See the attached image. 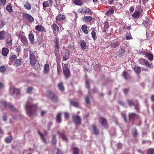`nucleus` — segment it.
Listing matches in <instances>:
<instances>
[{
  "label": "nucleus",
  "mask_w": 154,
  "mask_h": 154,
  "mask_svg": "<svg viewBox=\"0 0 154 154\" xmlns=\"http://www.w3.org/2000/svg\"><path fill=\"white\" fill-rule=\"evenodd\" d=\"M10 61L16 66H18L22 64V60L21 58L17 59V57L14 54L11 55L9 57Z\"/></svg>",
  "instance_id": "obj_1"
},
{
  "label": "nucleus",
  "mask_w": 154,
  "mask_h": 154,
  "mask_svg": "<svg viewBox=\"0 0 154 154\" xmlns=\"http://www.w3.org/2000/svg\"><path fill=\"white\" fill-rule=\"evenodd\" d=\"M27 115L31 118H33L37 115L36 109L34 106H25Z\"/></svg>",
  "instance_id": "obj_2"
},
{
  "label": "nucleus",
  "mask_w": 154,
  "mask_h": 154,
  "mask_svg": "<svg viewBox=\"0 0 154 154\" xmlns=\"http://www.w3.org/2000/svg\"><path fill=\"white\" fill-rule=\"evenodd\" d=\"M47 93V97L49 99L51 100L52 102H56L57 101V97L54 93L49 91H48Z\"/></svg>",
  "instance_id": "obj_3"
},
{
  "label": "nucleus",
  "mask_w": 154,
  "mask_h": 154,
  "mask_svg": "<svg viewBox=\"0 0 154 154\" xmlns=\"http://www.w3.org/2000/svg\"><path fill=\"white\" fill-rule=\"evenodd\" d=\"M63 72L66 79H68L70 76L71 73L67 64H64L63 67Z\"/></svg>",
  "instance_id": "obj_4"
},
{
  "label": "nucleus",
  "mask_w": 154,
  "mask_h": 154,
  "mask_svg": "<svg viewBox=\"0 0 154 154\" xmlns=\"http://www.w3.org/2000/svg\"><path fill=\"white\" fill-rule=\"evenodd\" d=\"M29 53L30 62L32 66H34L36 64V59L33 51H29Z\"/></svg>",
  "instance_id": "obj_5"
},
{
  "label": "nucleus",
  "mask_w": 154,
  "mask_h": 154,
  "mask_svg": "<svg viewBox=\"0 0 154 154\" xmlns=\"http://www.w3.org/2000/svg\"><path fill=\"white\" fill-rule=\"evenodd\" d=\"M72 120L75 124L79 125L81 124L82 119L79 116L75 115L73 116L72 117Z\"/></svg>",
  "instance_id": "obj_6"
},
{
  "label": "nucleus",
  "mask_w": 154,
  "mask_h": 154,
  "mask_svg": "<svg viewBox=\"0 0 154 154\" xmlns=\"http://www.w3.org/2000/svg\"><path fill=\"white\" fill-rule=\"evenodd\" d=\"M53 1V0H47L44 2L42 3L43 9L48 7H51L52 6Z\"/></svg>",
  "instance_id": "obj_7"
},
{
  "label": "nucleus",
  "mask_w": 154,
  "mask_h": 154,
  "mask_svg": "<svg viewBox=\"0 0 154 154\" xmlns=\"http://www.w3.org/2000/svg\"><path fill=\"white\" fill-rule=\"evenodd\" d=\"M51 28L52 29L54 35L55 36H57V34L55 32H59L60 31L59 27L55 23H53L51 26Z\"/></svg>",
  "instance_id": "obj_8"
},
{
  "label": "nucleus",
  "mask_w": 154,
  "mask_h": 154,
  "mask_svg": "<svg viewBox=\"0 0 154 154\" xmlns=\"http://www.w3.org/2000/svg\"><path fill=\"white\" fill-rule=\"evenodd\" d=\"M80 12L81 13H88L90 15H92L93 13V11L89 8L86 7H85L81 9Z\"/></svg>",
  "instance_id": "obj_9"
},
{
  "label": "nucleus",
  "mask_w": 154,
  "mask_h": 154,
  "mask_svg": "<svg viewBox=\"0 0 154 154\" xmlns=\"http://www.w3.org/2000/svg\"><path fill=\"white\" fill-rule=\"evenodd\" d=\"M55 19L56 23L58 24V21L64 20L66 19V18L64 15L60 14L56 17Z\"/></svg>",
  "instance_id": "obj_10"
},
{
  "label": "nucleus",
  "mask_w": 154,
  "mask_h": 154,
  "mask_svg": "<svg viewBox=\"0 0 154 154\" xmlns=\"http://www.w3.org/2000/svg\"><path fill=\"white\" fill-rule=\"evenodd\" d=\"M23 17L25 19H27L31 22H32L34 21V18L32 16L27 13H23Z\"/></svg>",
  "instance_id": "obj_11"
},
{
  "label": "nucleus",
  "mask_w": 154,
  "mask_h": 154,
  "mask_svg": "<svg viewBox=\"0 0 154 154\" xmlns=\"http://www.w3.org/2000/svg\"><path fill=\"white\" fill-rule=\"evenodd\" d=\"M128 117L129 120H134L138 119L139 116L134 113H131L129 114Z\"/></svg>",
  "instance_id": "obj_12"
},
{
  "label": "nucleus",
  "mask_w": 154,
  "mask_h": 154,
  "mask_svg": "<svg viewBox=\"0 0 154 154\" xmlns=\"http://www.w3.org/2000/svg\"><path fill=\"white\" fill-rule=\"evenodd\" d=\"M91 127L94 132V134L95 135H99L100 134V131L96 126L95 125L93 124L92 125Z\"/></svg>",
  "instance_id": "obj_13"
},
{
  "label": "nucleus",
  "mask_w": 154,
  "mask_h": 154,
  "mask_svg": "<svg viewBox=\"0 0 154 154\" xmlns=\"http://www.w3.org/2000/svg\"><path fill=\"white\" fill-rule=\"evenodd\" d=\"M35 29L38 32H42L45 31V29L44 26L41 25L36 26L35 27Z\"/></svg>",
  "instance_id": "obj_14"
},
{
  "label": "nucleus",
  "mask_w": 154,
  "mask_h": 154,
  "mask_svg": "<svg viewBox=\"0 0 154 154\" xmlns=\"http://www.w3.org/2000/svg\"><path fill=\"white\" fill-rule=\"evenodd\" d=\"M127 102L130 106H138V104L137 100L133 101L131 100H127Z\"/></svg>",
  "instance_id": "obj_15"
},
{
  "label": "nucleus",
  "mask_w": 154,
  "mask_h": 154,
  "mask_svg": "<svg viewBox=\"0 0 154 154\" xmlns=\"http://www.w3.org/2000/svg\"><path fill=\"white\" fill-rule=\"evenodd\" d=\"M0 105L3 106H12L11 104L5 101V100H0Z\"/></svg>",
  "instance_id": "obj_16"
},
{
  "label": "nucleus",
  "mask_w": 154,
  "mask_h": 154,
  "mask_svg": "<svg viewBox=\"0 0 154 154\" xmlns=\"http://www.w3.org/2000/svg\"><path fill=\"white\" fill-rule=\"evenodd\" d=\"M79 43L82 49L85 50L86 48L87 45L86 42L84 40H80Z\"/></svg>",
  "instance_id": "obj_17"
},
{
  "label": "nucleus",
  "mask_w": 154,
  "mask_h": 154,
  "mask_svg": "<svg viewBox=\"0 0 154 154\" xmlns=\"http://www.w3.org/2000/svg\"><path fill=\"white\" fill-rule=\"evenodd\" d=\"M24 34V33L23 32L21 31L19 34V37L21 38V40L26 42L27 41V39Z\"/></svg>",
  "instance_id": "obj_18"
},
{
  "label": "nucleus",
  "mask_w": 154,
  "mask_h": 154,
  "mask_svg": "<svg viewBox=\"0 0 154 154\" xmlns=\"http://www.w3.org/2000/svg\"><path fill=\"white\" fill-rule=\"evenodd\" d=\"M29 39L30 42V43L32 44H33L35 43L34 36L33 34L32 33H30L29 34Z\"/></svg>",
  "instance_id": "obj_19"
},
{
  "label": "nucleus",
  "mask_w": 154,
  "mask_h": 154,
  "mask_svg": "<svg viewBox=\"0 0 154 154\" xmlns=\"http://www.w3.org/2000/svg\"><path fill=\"white\" fill-rule=\"evenodd\" d=\"M2 54L3 56L4 57L7 56L8 54L9 53V49L6 48H3L2 49Z\"/></svg>",
  "instance_id": "obj_20"
},
{
  "label": "nucleus",
  "mask_w": 154,
  "mask_h": 154,
  "mask_svg": "<svg viewBox=\"0 0 154 154\" xmlns=\"http://www.w3.org/2000/svg\"><path fill=\"white\" fill-rule=\"evenodd\" d=\"M141 15V13L139 11H135L132 14V16L135 19L139 18Z\"/></svg>",
  "instance_id": "obj_21"
},
{
  "label": "nucleus",
  "mask_w": 154,
  "mask_h": 154,
  "mask_svg": "<svg viewBox=\"0 0 154 154\" xmlns=\"http://www.w3.org/2000/svg\"><path fill=\"white\" fill-rule=\"evenodd\" d=\"M99 122L103 126H105L107 124V120L106 119L103 117H101L99 119Z\"/></svg>",
  "instance_id": "obj_22"
},
{
  "label": "nucleus",
  "mask_w": 154,
  "mask_h": 154,
  "mask_svg": "<svg viewBox=\"0 0 154 154\" xmlns=\"http://www.w3.org/2000/svg\"><path fill=\"white\" fill-rule=\"evenodd\" d=\"M132 134L134 138H136L137 137L138 133L137 129L136 128H134L132 130Z\"/></svg>",
  "instance_id": "obj_23"
},
{
  "label": "nucleus",
  "mask_w": 154,
  "mask_h": 154,
  "mask_svg": "<svg viewBox=\"0 0 154 154\" xmlns=\"http://www.w3.org/2000/svg\"><path fill=\"white\" fill-rule=\"evenodd\" d=\"M11 37V36L10 35L9 37L8 38L6 42V44L10 46H11L13 44L12 40Z\"/></svg>",
  "instance_id": "obj_24"
},
{
  "label": "nucleus",
  "mask_w": 154,
  "mask_h": 154,
  "mask_svg": "<svg viewBox=\"0 0 154 154\" xmlns=\"http://www.w3.org/2000/svg\"><path fill=\"white\" fill-rule=\"evenodd\" d=\"M38 133L40 135L41 139L42 140V141L45 143L47 144V141L45 135L40 133L39 131H38Z\"/></svg>",
  "instance_id": "obj_25"
},
{
  "label": "nucleus",
  "mask_w": 154,
  "mask_h": 154,
  "mask_svg": "<svg viewBox=\"0 0 154 154\" xmlns=\"http://www.w3.org/2000/svg\"><path fill=\"white\" fill-rule=\"evenodd\" d=\"M83 19L86 22H90L92 20L93 18L90 16H85L83 18Z\"/></svg>",
  "instance_id": "obj_26"
},
{
  "label": "nucleus",
  "mask_w": 154,
  "mask_h": 154,
  "mask_svg": "<svg viewBox=\"0 0 154 154\" xmlns=\"http://www.w3.org/2000/svg\"><path fill=\"white\" fill-rule=\"evenodd\" d=\"M58 87L59 90L61 91H63L65 90V88L63 86V84L61 82L58 84Z\"/></svg>",
  "instance_id": "obj_27"
},
{
  "label": "nucleus",
  "mask_w": 154,
  "mask_h": 154,
  "mask_svg": "<svg viewBox=\"0 0 154 154\" xmlns=\"http://www.w3.org/2000/svg\"><path fill=\"white\" fill-rule=\"evenodd\" d=\"M82 29L83 31V32L86 34H88V29L87 26L85 25H83L82 27Z\"/></svg>",
  "instance_id": "obj_28"
},
{
  "label": "nucleus",
  "mask_w": 154,
  "mask_h": 154,
  "mask_svg": "<svg viewBox=\"0 0 154 154\" xmlns=\"http://www.w3.org/2000/svg\"><path fill=\"white\" fill-rule=\"evenodd\" d=\"M57 142V140L56 135L55 134H53L52 135V140L51 141V143L53 145L56 144Z\"/></svg>",
  "instance_id": "obj_29"
},
{
  "label": "nucleus",
  "mask_w": 154,
  "mask_h": 154,
  "mask_svg": "<svg viewBox=\"0 0 154 154\" xmlns=\"http://www.w3.org/2000/svg\"><path fill=\"white\" fill-rule=\"evenodd\" d=\"M146 55L148 57V59L150 61H152L153 59V55L152 54L149 52H147Z\"/></svg>",
  "instance_id": "obj_30"
},
{
  "label": "nucleus",
  "mask_w": 154,
  "mask_h": 154,
  "mask_svg": "<svg viewBox=\"0 0 154 154\" xmlns=\"http://www.w3.org/2000/svg\"><path fill=\"white\" fill-rule=\"evenodd\" d=\"M134 71L137 74L140 73L141 71V69L140 67L137 66H135L134 68Z\"/></svg>",
  "instance_id": "obj_31"
},
{
  "label": "nucleus",
  "mask_w": 154,
  "mask_h": 154,
  "mask_svg": "<svg viewBox=\"0 0 154 154\" xmlns=\"http://www.w3.org/2000/svg\"><path fill=\"white\" fill-rule=\"evenodd\" d=\"M49 69V66L48 64H46L44 65V72L45 74H47Z\"/></svg>",
  "instance_id": "obj_32"
},
{
  "label": "nucleus",
  "mask_w": 154,
  "mask_h": 154,
  "mask_svg": "<svg viewBox=\"0 0 154 154\" xmlns=\"http://www.w3.org/2000/svg\"><path fill=\"white\" fill-rule=\"evenodd\" d=\"M56 121L58 123H60L61 122L62 119L61 113H58L57 114L56 117Z\"/></svg>",
  "instance_id": "obj_33"
},
{
  "label": "nucleus",
  "mask_w": 154,
  "mask_h": 154,
  "mask_svg": "<svg viewBox=\"0 0 154 154\" xmlns=\"http://www.w3.org/2000/svg\"><path fill=\"white\" fill-rule=\"evenodd\" d=\"M13 140L12 137L10 136L6 137L5 139V141L6 143H11Z\"/></svg>",
  "instance_id": "obj_34"
},
{
  "label": "nucleus",
  "mask_w": 154,
  "mask_h": 154,
  "mask_svg": "<svg viewBox=\"0 0 154 154\" xmlns=\"http://www.w3.org/2000/svg\"><path fill=\"white\" fill-rule=\"evenodd\" d=\"M24 7L26 9L28 10H30L32 8L31 5L28 2L25 3L24 5Z\"/></svg>",
  "instance_id": "obj_35"
},
{
  "label": "nucleus",
  "mask_w": 154,
  "mask_h": 154,
  "mask_svg": "<svg viewBox=\"0 0 154 154\" xmlns=\"http://www.w3.org/2000/svg\"><path fill=\"white\" fill-rule=\"evenodd\" d=\"M125 52L126 51L125 49L121 48L119 51L118 54L120 56L122 57L124 55Z\"/></svg>",
  "instance_id": "obj_36"
},
{
  "label": "nucleus",
  "mask_w": 154,
  "mask_h": 154,
  "mask_svg": "<svg viewBox=\"0 0 154 154\" xmlns=\"http://www.w3.org/2000/svg\"><path fill=\"white\" fill-rule=\"evenodd\" d=\"M73 154H80L79 149L76 147H74L72 149Z\"/></svg>",
  "instance_id": "obj_37"
},
{
  "label": "nucleus",
  "mask_w": 154,
  "mask_h": 154,
  "mask_svg": "<svg viewBox=\"0 0 154 154\" xmlns=\"http://www.w3.org/2000/svg\"><path fill=\"white\" fill-rule=\"evenodd\" d=\"M5 32L3 30L0 32V40H4L5 38Z\"/></svg>",
  "instance_id": "obj_38"
},
{
  "label": "nucleus",
  "mask_w": 154,
  "mask_h": 154,
  "mask_svg": "<svg viewBox=\"0 0 154 154\" xmlns=\"http://www.w3.org/2000/svg\"><path fill=\"white\" fill-rule=\"evenodd\" d=\"M109 27V23L107 22H105L104 23V26L103 30V32H106V31L108 30V29Z\"/></svg>",
  "instance_id": "obj_39"
},
{
  "label": "nucleus",
  "mask_w": 154,
  "mask_h": 154,
  "mask_svg": "<svg viewBox=\"0 0 154 154\" xmlns=\"http://www.w3.org/2000/svg\"><path fill=\"white\" fill-rule=\"evenodd\" d=\"M70 104L73 106H78L79 103L77 101H75L72 100H70Z\"/></svg>",
  "instance_id": "obj_40"
},
{
  "label": "nucleus",
  "mask_w": 154,
  "mask_h": 154,
  "mask_svg": "<svg viewBox=\"0 0 154 154\" xmlns=\"http://www.w3.org/2000/svg\"><path fill=\"white\" fill-rule=\"evenodd\" d=\"M92 37L94 41H95L97 39L96 33L95 31H92L91 32Z\"/></svg>",
  "instance_id": "obj_41"
},
{
  "label": "nucleus",
  "mask_w": 154,
  "mask_h": 154,
  "mask_svg": "<svg viewBox=\"0 0 154 154\" xmlns=\"http://www.w3.org/2000/svg\"><path fill=\"white\" fill-rule=\"evenodd\" d=\"M73 3L75 5H82V2L81 0H74Z\"/></svg>",
  "instance_id": "obj_42"
},
{
  "label": "nucleus",
  "mask_w": 154,
  "mask_h": 154,
  "mask_svg": "<svg viewBox=\"0 0 154 154\" xmlns=\"http://www.w3.org/2000/svg\"><path fill=\"white\" fill-rule=\"evenodd\" d=\"M69 53L67 52H66L65 54V55L63 57V60L64 61H66L67 59H69Z\"/></svg>",
  "instance_id": "obj_43"
},
{
  "label": "nucleus",
  "mask_w": 154,
  "mask_h": 154,
  "mask_svg": "<svg viewBox=\"0 0 154 154\" xmlns=\"http://www.w3.org/2000/svg\"><path fill=\"white\" fill-rule=\"evenodd\" d=\"M59 134L60 136L61 137L63 140L67 141V138L65 134L61 133H60Z\"/></svg>",
  "instance_id": "obj_44"
},
{
  "label": "nucleus",
  "mask_w": 154,
  "mask_h": 154,
  "mask_svg": "<svg viewBox=\"0 0 154 154\" xmlns=\"http://www.w3.org/2000/svg\"><path fill=\"white\" fill-rule=\"evenodd\" d=\"M126 39L127 40H130L133 39L130 32L127 34L126 35Z\"/></svg>",
  "instance_id": "obj_45"
},
{
  "label": "nucleus",
  "mask_w": 154,
  "mask_h": 154,
  "mask_svg": "<svg viewBox=\"0 0 154 154\" xmlns=\"http://www.w3.org/2000/svg\"><path fill=\"white\" fill-rule=\"evenodd\" d=\"M119 45V44L118 42L117 43H111L110 44V45L111 47L113 48H116L117 46Z\"/></svg>",
  "instance_id": "obj_46"
},
{
  "label": "nucleus",
  "mask_w": 154,
  "mask_h": 154,
  "mask_svg": "<svg viewBox=\"0 0 154 154\" xmlns=\"http://www.w3.org/2000/svg\"><path fill=\"white\" fill-rule=\"evenodd\" d=\"M147 154H154V149H149L147 152Z\"/></svg>",
  "instance_id": "obj_47"
},
{
  "label": "nucleus",
  "mask_w": 154,
  "mask_h": 154,
  "mask_svg": "<svg viewBox=\"0 0 154 154\" xmlns=\"http://www.w3.org/2000/svg\"><path fill=\"white\" fill-rule=\"evenodd\" d=\"M15 88L14 87H11L10 88L9 91V93L11 95L14 94V90Z\"/></svg>",
  "instance_id": "obj_48"
},
{
  "label": "nucleus",
  "mask_w": 154,
  "mask_h": 154,
  "mask_svg": "<svg viewBox=\"0 0 154 154\" xmlns=\"http://www.w3.org/2000/svg\"><path fill=\"white\" fill-rule=\"evenodd\" d=\"M6 9L9 12H11L12 11V8L10 5H8L6 8Z\"/></svg>",
  "instance_id": "obj_49"
},
{
  "label": "nucleus",
  "mask_w": 154,
  "mask_h": 154,
  "mask_svg": "<svg viewBox=\"0 0 154 154\" xmlns=\"http://www.w3.org/2000/svg\"><path fill=\"white\" fill-rule=\"evenodd\" d=\"M33 88L32 87H28L27 89V93L28 94H31L32 93V91L33 90Z\"/></svg>",
  "instance_id": "obj_50"
},
{
  "label": "nucleus",
  "mask_w": 154,
  "mask_h": 154,
  "mask_svg": "<svg viewBox=\"0 0 154 154\" xmlns=\"http://www.w3.org/2000/svg\"><path fill=\"white\" fill-rule=\"evenodd\" d=\"M147 66L148 67L150 68V69H152L153 68V66H152L149 63L148 60H146L144 64Z\"/></svg>",
  "instance_id": "obj_51"
},
{
  "label": "nucleus",
  "mask_w": 154,
  "mask_h": 154,
  "mask_svg": "<svg viewBox=\"0 0 154 154\" xmlns=\"http://www.w3.org/2000/svg\"><path fill=\"white\" fill-rule=\"evenodd\" d=\"M85 84L87 88L88 89V90H89L90 88V86L89 84V82L88 80L87 79L85 80Z\"/></svg>",
  "instance_id": "obj_52"
},
{
  "label": "nucleus",
  "mask_w": 154,
  "mask_h": 154,
  "mask_svg": "<svg viewBox=\"0 0 154 154\" xmlns=\"http://www.w3.org/2000/svg\"><path fill=\"white\" fill-rule=\"evenodd\" d=\"M6 70V68L4 66L0 67V71L2 73L4 72Z\"/></svg>",
  "instance_id": "obj_53"
},
{
  "label": "nucleus",
  "mask_w": 154,
  "mask_h": 154,
  "mask_svg": "<svg viewBox=\"0 0 154 154\" xmlns=\"http://www.w3.org/2000/svg\"><path fill=\"white\" fill-rule=\"evenodd\" d=\"M54 48L55 51L56 52H58L59 50V44H55Z\"/></svg>",
  "instance_id": "obj_54"
},
{
  "label": "nucleus",
  "mask_w": 154,
  "mask_h": 154,
  "mask_svg": "<svg viewBox=\"0 0 154 154\" xmlns=\"http://www.w3.org/2000/svg\"><path fill=\"white\" fill-rule=\"evenodd\" d=\"M122 6V5L120 2H117L115 5V7L116 9H119Z\"/></svg>",
  "instance_id": "obj_55"
},
{
  "label": "nucleus",
  "mask_w": 154,
  "mask_h": 154,
  "mask_svg": "<svg viewBox=\"0 0 154 154\" xmlns=\"http://www.w3.org/2000/svg\"><path fill=\"white\" fill-rule=\"evenodd\" d=\"M123 75L125 79H127L128 78V74L126 71H124L123 72Z\"/></svg>",
  "instance_id": "obj_56"
},
{
  "label": "nucleus",
  "mask_w": 154,
  "mask_h": 154,
  "mask_svg": "<svg viewBox=\"0 0 154 154\" xmlns=\"http://www.w3.org/2000/svg\"><path fill=\"white\" fill-rule=\"evenodd\" d=\"M138 61H139V62L140 64L144 65L146 60L145 59H139Z\"/></svg>",
  "instance_id": "obj_57"
},
{
  "label": "nucleus",
  "mask_w": 154,
  "mask_h": 154,
  "mask_svg": "<svg viewBox=\"0 0 154 154\" xmlns=\"http://www.w3.org/2000/svg\"><path fill=\"white\" fill-rule=\"evenodd\" d=\"M121 115L122 116V117L124 119L125 122H127V121L126 118V114L123 112H121Z\"/></svg>",
  "instance_id": "obj_58"
},
{
  "label": "nucleus",
  "mask_w": 154,
  "mask_h": 154,
  "mask_svg": "<svg viewBox=\"0 0 154 154\" xmlns=\"http://www.w3.org/2000/svg\"><path fill=\"white\" fill-rule=\"evenodd\" d=\"M20 94V90L16 88H15L14 90V94H16V95H19Z\"/></svg>",
  "instance_id": "obj_59"
},
{
  "label": "nucleus",
  "mask_w": 154,
  "mask_h": 154,
  "mask_svg": "<svg viewBox=\"0 0 154 154\" xmlns=\"http://www.w3.org/2000/svg\"><path fill=\"white\" fill-rule=\"evenodd\" d=\"M114 10L113 9H112L108 11L106 13V14H112L114 13Z\"/></svg>",
  "instance_id": "obj_60"
},
{
  "label": "nucleus",
  "mask_w": 154,
  "mask_h": 154,
  "mask_svg": "<svg viewBox=\"0 0 154 154\" xmlns=\"http://www.w3.org/2000/svg\"><path fill=\"white\" fill-rule=\"evenodd\" d=\"M9 108L10 109L13 111L17 112V110L14 108V106H9Z\"/></svg>",
  "instance_id": "obj_61"
},
{
  "label": "nucleus",
  "mask_w": 154,
  "mask_h": 154,
  "mask_svg": "<svg viewBox=\"0 0 154 154\" xmlns=\"http://www.w3.org/2000/svg\"><path fill=\"white\" fill-rule=\"evenodd\" d=\"M7 0H0L1 5H4L6 4V1Z\"/></svg>",
  "instance_id": "obj_62"
},
{
  "label": "nucleus",
  "mask_w": 154,
  "mask_h": 154,
  "mask_svg": "<svg viewBox=\"0 0 154 154\" xmlns=\"http://www.w3.org/2000/svg\"><path fill=\"white\" fill-rule=\"evenodd\" d=\"M85 101L86 103L88 104L89 103L90 101H89L88 96H86V97H85Z\"/></svg>",
  "instance_id": "obj_63"
},
{
  "label": "nucleus",
  "mask_w": 154,
  "mask_h": 154,
  "mask_svg": "<svg viewBox=\"0 0 154 154\" xmlns=\"http://www.w3.org/2000/svg\"><path fill=\"white\" fill-rule=\"evenodd\" d=\"M117 148L119 149H121L122 146V144L120 143H119L117 145Z\"/></svg>",
  "instance_id": "obj_64"
}]
</instances>
